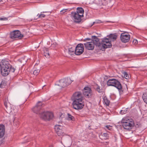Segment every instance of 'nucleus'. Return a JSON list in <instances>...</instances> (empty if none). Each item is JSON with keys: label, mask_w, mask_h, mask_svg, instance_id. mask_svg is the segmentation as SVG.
<instances>
[{"label": "nucleus", "mask_w": 147, "mask_h": 147, "mask_svg": "<svg viewBox=\"0 0 147 147\" xmlns=\"http://www.w3.org/2000/svg\"><path fill=\"white\" fill-rule=\"evenodd\" d=\"M101 22V21L100 20H98V22H97V23H99Z\"/></svg>", "instance_id": "a19ab883"}, {"label": "nucleus", "mask_w": 147, "mask_h": 147, "mask_svg": "<svg viewBox=\"0 0 147 147\" xmlns=\"http://www.w3.org/2000/svg\"><path fill=\"white\" fill-rule=\"evenodd\" d=\"M136 127H139V125H138V124H137V125L136 126Z\"/></svg>", "instance_id": "79ce46f5"}, {"label": "nucleus", "mask_w": 147, "mask_h": 147, "mask_svg": "<svg viewBox=\"0 0 147 147\" xmlns=\"http://www.w3.org/2000/svg\"><path fill=\"white\" fill-rule=\"evenodd\" d=\"M74 100L73 101H78L83 100L82 97L81 93L78 92L75 93L73 95Z\"/></svg>", "instance_id": "4468645a"}, {"label": "nucleus", "mask_w": 147, "mask_h": 147, "mask_svg": "<svg viewBox=\"0 0 147 147\" xmlns=\"http://www.w3.org/2000/svg\"><path fill=\"white\" fill-rule=\"evenodd\" d=\"M142 98L144 102L147 104V92H145L143 94Z\"/></svg>", "instance_id": "393cba45"}, {"label": "nucleus", "mask_w": 147, "mask_h": 147, "mask_svg": "<svg viewBox=\"0 0 147 147\" xmlns=\"http://www.w3.org/2000/svg\"><path fill=\"white\" fill-rule=\"evenodd\" d=\"M86 48L88 50H92L94 48V45L92 42H86L84 44Z\"/></svg>", "instance_id": "dca6fc26"}, {"label": "nucleus", "mask_w": 147, "mask_h": 147, "mask_svg": "<svg viewBox=\"0 0 147 147\" xmlns=\"http://www.w3.org/2000/svg\"><path fill=\"white\" fill-rule=\"evenodd\" d=\"M2 0H0V2H2Z\"/></svg>", "instance_id": "c03bdc74"}, {"label": "nucleus", "mask_w": 147, "mask_h": 147, "mask_svg": "<svg viewBox=\"0 0 147 147\" xmlns=\"http://www.w3.org/2000/svg\"><path fill=\"white\" fill-rule=\"evenodd\" d=\"M71 83V80L69 79L64 78L59 81V83L56 85L60 86L61 88H63L68 86Z\"/></svg>", "instance_id": "7ed1b4c3"}, {"label": "nucleus", "mask_w": 147, "mask_h": 147, "mask_svg": "<svg viewBox=\"0 0 147 147\" xmlns=\"http://www.w3.org/2000/svg\"><path fill=\"white\" fill-rule=\"evenodd\" d=\"M81 15V16L83 17L84 10L82 7H78L77 8L76 12H75Z\"/></svg>", "instance_id": "6ab92c4d"}, {"label": "nucleus", "mask_w": 147, "mask_h": 147, "mask_svg": "<svg viewBox=\"0 0 147 147\" xmlns=\"http://www.w3.org/2000/svg\"><path fill=\"white\" fill-rule=\"evenodd\" d=\"M67 115L68 116V120H72V121H74L75 120V118L74 117L70 114L68 113Z\"/></svg>", "instance_id": "a878e982"}, {"label": "nucleus", "mask_w": 147, "mask_h": 147, "mask_svg": "<svg viewBox=\"0 0 147 147\" xmlns=\"http://www.w3.org/2000/svg\"><path fill=\"white\" fill-rule=\"evenodd\" d=\"M108 135V134L107 133H104L103 134L104 136L105 137L107 138L109 137Z\"/></svg>", "instance_id": "f704fd0d"}, {"label": "nucleus", "mask_w": 147, "mask_h": 147, "mask_svg": "<svg viewBox=\"0 0 147 147\" xmlns=\"http://www.w3.org/2000/svg\"><path fill=\"white\" fill-rule=\"evenodd\" d=\"M138 43V41L136 39H134L133 41V43L134 45H136Z\"/></svg>", "instance_id": "473e14b6"}, {"label": "nucleus", "mask_w": 147, "mask_h": 147, "mask_svg": "<svg viewBox=\"0 0 147 147\" xmlns=\"http://www.w3.org/2000/svg\"><path fill=\"white\" fill-rule=\"evenodd\" d=\"M101 46H102L104 49H106L111 47L112 45L110 42L109 41V39L105 38L102 40L101 43Z\"/></svg>", "instance_id": "9d476101"}, {"label": "nucleus", "mask_w": 147, "mask_h": 147, "mask_svg": "<svg viewBox=\"0 0 147 147\" xmlns=\"http://www.w3.org/2000/svg\"><path fill=\"white\" fill-rule=\"evenodd\" d=\"M63 127L60 125H56L55 126V129L57 135L59 136H63L64 134L63 131Z\"/></svg>", "instance_id": "9b49d317"}, {"label": "nucleus", "mask_w": 147, "mask_h": 147, "mask_svg": "<svg viewBox=\"0 0 147 147\" xmlns=\"http://www.w3.org/2000/svg\"><path fill=\"white\" fill-rule=\"evenodd\" d=\"M49 147H53L52 146H51Z\"/></svg>", "instance_id": "49530a36"}, {"label": "nucleus", "mask_w": 147, "mask_h": 147, "mask_svg": "<svg viewBox=\"0 0 147 147\" xmlns=\"http://www.w3.org/2000/svg\"><path fill=\"white\" fill-rule=\"evenodd\" d=\"M108 86H112L116 87L119 90H121L122 86L120 82L117 80L112 79L109 80L107 82Z\"/></svg>", "instance_id": "f03ea898"}, {"label": "nucleus", "mask_w": 147, "mask_h": 147, "mask_svg": "<svg viewBox=\"0 0 147 147\" xmlns=\"http://www.w3.org/2000/svg\"><path fill=\"white\" fill-rule=\"evenodd\" d=\"M5 132V127L3 124L0 125V138L4 136Z\"/></svg>", "instance_id": "a211bd4d"}, {"label": "nucleus", "mask_w": 147, "mask_h": 147, "mask_svg": "<svg viewBox=\"0 0 147 147\" xmlns=\"http://www.w3.org/2000/svg\"><path fill=\"white\" fill-rule=\"evenodd\" d=\"M73 107L76 110H80L82 109L84 106V102L83 100L78 101H73Z\"/></svg>", "instance_id": "20e7f679"}, {"label": "nucleus", "mask_w": 147, "mask_h": 147, "mask_svg": "<svg viewBox=\"0 0 147 147\" xmlns=\"http://www.w3.org/2000/svg\"><path fill=\"white\" fill-rule=\"evenodd\" d=\"M83 94L85 96L88 98L91 97L92 95V91L90 88L85 87L83 90Z\"/></svg>", "instance_id": "1a4fd4ad"}, {"label": "nucleus", "mask_w": 147, "mask_h": 147, "mask_svg": "<svg viewBox=\"0 0 147 147\" xmlns=\"http://www.w3.org/2000/svg\"><path fill=\"white\" fill-rule=\"evenodd\" d=\"M130 36L129 34H126L125 32L121 34L120 38L121 41L124 43L127 42L129 41Z\"/></svg>", "instance_id": "f8f14e48"}, {"label": "nucleus", "mask_w": 147, "mask_h": 147, "mask_svg": "<svg viewBox=\"0 0 147 147\" xmlns=\"http://www.w3.org/2000/svg\"><path fill=\"white\" fill-rule=\"evenodd\" d=\"M47 113H50V115H51V117L49 115H47L46 116L47 117V119H46V121H49L51 119H52L53 117V113H51V112H48V111H47Z\"/></svg>", "instance_id": "5701e85b"}, {"label": "nucleus", "mask_w": 147, "mask_h": 147, "mask_svg": "<svg viewBox=\"0 0 147 147\" xmlns=\"http://www.w3.org/2000/svg\"><path fill=\"white\" fill-rule=\"evenodd\" d=\"M84 48L82 44H79L75 48V53L77 55H80L84 52Z\"/></svg>", "instance_id": "423d86ee"}, {"label": "nucleus", "mask_w": 147, "mask_h": 147, "mask_svg": "<svg viewBox=\"0 0 147 147\" xmlns=\"http://www.w3.org/2000/svg\"><path fill=\"white\" fill-rule=\"evenodd\" d=\"M40 71V70L39 69L35 70L33 72V74L34 75L36 76L39 73Z\"/></svg>", "instance_id": "cd10ccee"}, {"label": "nucleus", "mask_w": 147, "mask_h": 147, "mask_svg": "<svg viewBox=\"0 0 147 147\" xmlns=\"http://www.w3.org/2000/svg\"><path fill=\"white\" fill-rule=\"evenodd\" d=\"M121 113L122 114H123V113H125L124 112V111L123 110H122L121 111Z\"/></svg>", "instance_id": "58836bf2"}, {"label": "nucleus", "mask_w": 147, "mask_h": 147, "mask_svg": "<svg viewBox=\"0 0 147 147\" xmlns=\"http://www.w3.org/2000/svg\"><path fill=\"white\" fill-rule=\"evenodd\" d=\"M129 121V120H125V119H122V121H121V123H122V125H123V122H127V121Z\"/></svg>", "instance_id": "c9c22d12"}, {"label": "nucleus", "mask_w": 147, "mask_h": 147, "mask_svg": "<svg viewBox=\"0 0 147 147\" xmlns=\"http://www.w3.org/2000/svg\"><path fill=\"white\" fill-rule=\"evenodd\" d=\"M65 10H66V9H63V10H61V14H63V13H64V12H65L66 11Z\"/></svg>", "instance_id": "e433bc0d"}, {"label": "nucleus", "mask_w": 147, "mask_h": 147, "mask_svg": "<svg viewBox=\"0 0 147 147\" xmlns=\"http://www.w3.org/2000/svg\"><path fill=\"white\" fill-rule=\"evenodd\" d=\"M96 86L97 87L96 89V90L97 91L99 92H101V90L100 89L99 86H98L97 85Z\"/></svg>", "instance_id": "2f4dec72"}, {"label": "nucleus", "mask_w": 147, "mask_h": 147, "mask_svg": "<svg viewBox=\"0 0 147 147\" xmlns=\"http://www.w3.org/2000/svg\"><path fill=\"white\" fill-rule=\"evenodd\" d=\"M81 15L77 14L75 12H72L71 13V16L74 18V22L76 23H79L81 20L82 17Z\"/></svg>", "instance_id": "6e6552de"}, {"label": "nucleus", "mask_w": 147, "mask_h": 147, "mask_svg": "<svg viewBox=\"0 0 147 147\" xmlns=\"http://www.w3.org/2000/svg\"><path fill=\"white\" fill-rule=\"evenodd\" d=\"M105 127L109 130H111L112 128V127L110 125H107Z\"/></svg>", "instance_id": "72a5a7b5"}, {"label": "nucleus", "mask_w": 147, "mask_h": 147, "mask_svg": "<svg viewBox=\"0 0 147 147\" xmlns=\"http://www.w3.org/2000/svg\"><path fill=\"white\" fill-rule=\"evenodd\" d=\"M104 101L107 106H109L110 103V101L108 99L106 96H105L103 98Z\"/></svg>", "instance_id": "4be33fe9"}, {"label": "nucleus", "mask_w": 147, "mask_h": 147, "mask_svg": "<svg viewBox=\"0 0 147 147\" xmlns=\"http://www.w3.org/2000/svg\"><path fill=\"white\" fill-rule=\"evenodd\" d=\"M92 37L94 45H95L98 47L101 46V43L100 42L98 38L96 36H92Z\"/></svg>", "instance_id": "2eb2a0df"}, {"label": "nucleus", "mask_w": 147, "mask_h": 147, "mask_svg": "<svg viewBox=\"0 0 147 147\" xmlns=\"http://www.w3.org/2000/svg\"><path fill=\"white\" fill-rule=\"evenodd\" d=\"M7 18H0V20H7Z\"/></svg>", "instance_id": "4c0bfd02"}, {"label": "nucleus", "mask_w": 147, "mask_h": 147, "mask_svg": "<svg viewBox=\"0 0 147 147\" xmlns=\"http://www.w3.org/2000/svg\"><path fill=\"white\" fill-rule=\"evenodd\" d=\"M95 23V22H93V24H93H94V23Z\"/></svg>", "instance_id": "a18cd8bd"}, {"label": "nucleus", "mask_w": 147, "mask_h": 147, "mask_svg": "<svg viewBox=\"0 0 147 147\" xmlns=\"http://www.w3.org/2000/svg\"><path fill=\"white\" fill-rule=\"evenodd\" d=\"M7 103H6V102H5L4 103V105H5V107L7 108Z\"/></svg>", "instance_id": "ea45409f"}, {"label": "nucleus", "mask_w": 147, "mask_h": 147, "mask_svg": "<svg viewBox=\"0 0 147 147\" xmlns=\"http://www.w3.org/2000/svg\"><path fill=\"white\" fill-rule=\"evenodd\" d=\"M86 39V40H90V39L89 38H87Z\"/></svg>", "instance_id": "37998d69"}, {"label": "nucleus", "mask_w": 147, "mask_h": 147, "mask_svg": "<svg viewBox=\"0 0 147 147\" xmlns=\"http://www.w3.org/2000/svg\"><path fill=\"white\" fill-rule=\"evenodd\" d=\"M45 15L44 14H42V13L40 14H38L37 16H38V18H44L45 17Z\"/></svg>", "instance_id": "c756f323"}, {"label": "nucleus", "mask_w": 147, "mask_h": 147, "mask_svg": "<svg viewBox=\"0 0 147 147\" xmlns=\"http://www.w3.org/2000/svg\"><path fill=\"white\" fill-rule=\"evenodd\" d=\"M110 40L112 41H114L116 40L117 36L116 34H111L108 36Z\"/></svg>", "instance_id": "aec40b11"}, {"label": "nucleus", "mask_w": 147, "mask_h": 147, "mask_svg": "<svg viewBox=\"0 0 147 147\" xmlns=\"http://www.w3.org/2000/svg\"><path fill=\"white\" fill-rule=\"evenodd\" d=\"M6 85V84L5 83L3 82H2L0 84V87L1 88H3Z\"/></svg>", "instance_id": "c85d7f7f"}, {"label": "nucleus", "mask_w": 147, "mask_h": 147, "mask_svg": "<svg viewBox=\"0 0 147 147\" xmlns=\"http://www.w3.org/2000/svg\"><path fill=\"white\" fill-rule=\"evenodd\" d=\"M134 125V123L133 122L128 121L127 122H123L122 125L125 129L128 130L131 129Z\"/></svg>", "instance_id": "ddd939ff"}, {"label": "nucleus", "mask_w": 147, "mask_h": 147, "mask_svg": "<svg viewBox=\"0 0 147 147\" xmlns=\"http://www.w3.org/2000/svg\"><path fill=\"white\" fill-rule=\"evenodd\" d=\"M102 4L103 5H106L108 4L107 0H102Z\"/></svg>", "instance_id": "7c9ffc66"}, {"label": "nucleus", "mask_w": 147, "mask_h": 147, "mask_svg": "<svg viewBox=\"0 0 147 147\" xmlns=\"http://www.w3.org/2000/svg\"><path fill=\"white\" fill-rule=\"evenodd\" d=\"M15 70V68L12 67L9 62L5 60L2 61L1 63V72L3 76H7L10 71L13 72Z\"/></svg>", "instance_id": "f257e3e1"}, {"label": "nucleus", "mask_w": 147, "mask_h": 147, "mask_svg": "<svg viewBox=\"0 0 147 147\" xmlns=\"http://www.w3.org/2000/svg\"><path fill=\"white\" fill-rule=\"evenodd\" d=\"M123 74L124 77L125 79H128V78H129V76L127 73L125 72H123Z\"/></svg>", "instance_id": "bb28decb"}, {"label": "nucleus", "mask_w": 147, "mask_h": 147, "mask_svg": "<svg viewBox=\"0 0 147 147\" xmlns=\"http://www.w3.org/2000/svg\"><path fill=\"white\" fill-rule=\"evenodd\" d=\"M42 105L41 102H38L36 105L32 109V111L37 114H39L42 110Z\"/></svg>", "instance_id": "39448f33"}, {"label": "nucleus", "mask_w": 147, "mask_h": 147, "mask_svg": "<svg viewBox=\"0 0 147 147\" xmlns=\"http://www.w3.org/2000/svg\"><path fill=\"white\" fill-rule=\"evenodd\" d=\"M23 36V35L21 34L20 31L18 30L13 31L11 33L10 35V37L11 38H18L21 39Z\"/></svg>", "instance_id": "0eeeda50"}, {"label": "nucleus", "mask_w": 147, "mask_h": 147, "mask_svg": "<svg viewBox=\"0 0 147 147\" xmlns=\"http://www.w3.org/2000/svg\"><path fill=\"white\" fill-rule=\"evenodd\" d=\"M75 48L74 47L69 48L68 49V53L70 55H72L73 53H75Z\"/></svg>", "instance_id": "b1692460"}, {"label": "nucleus", "mask_w": 147, "mask_h": 147, "mask_svg": "<svg viewBox=\"0 0 147 147\" xmlns=\"http://www.w3.org/2000/svg\"><path fill=\"white\" fill-rule=\"evenodd\" d=\"M40 115V118L46 121V119H47V117L46 116L47 115H49L51 117V115L49 113H47V111H44L42 110L41 112L39 114Z\"/></svg>", "instance_id": "f3484780"}, {"label": "nucleus", "mask_w": 147, "mask_h": 147, "mask_svg": "<svg viewBox=\"0 0 147 147\" xmlns=\"http://www.w3.org/2000/svg\"><path fill=\"white\" fill-rule=\"evenodd\" d=\"M44 55L47 58H49L50 57V54L48 51V49L47 48H45L44 49Z\"/></svg>", "instance_id": "412c9836"}]
</instances>
